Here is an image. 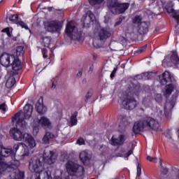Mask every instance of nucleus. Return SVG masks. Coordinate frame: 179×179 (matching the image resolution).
<instances>
[{
    "mask_svg": "<svg viewBox=\"0 0 179 179\" xmlns=\"http://www.w3.org/2000/svg\"><path fill=\"white\" fill-rule=\"evenodd\" d=\"M32 113L33 106L31 104H26L24 107V112L20 111L13 117V121H16L17 127L10 129V135L15 139V141H22V139H24V134H23V133H22L17 128L24 129V128L27 127V123L24 120H29V118L31 117ZM24 117V118H23Z\"/></svg>",
    "mask_w": 179,
    "mask_h": 179,
    "instance_id": "obj_1",
    "label": "nucleus"
},
{
    "mask_svg": "<svg viewBox=\"0 0 179 179\" xmlns=\"http://www.w3.org/2000/svg\"><path fill=\"white\" fill-rule=\"evenodd\" d=\"M146 128H150L151 129H154V131H157L159 129V122L152 117H145L134 123L133 132L139 134L141 131L146 129Z\"/></svg>",
    "mask_w": 179,
    "mask_h": 179,
    "instance_id": "obj_2",
    "label": "nucleus"
},
{
    "mask_svg": "<svg viewBox=\"0 0 179 179\" xmlns=\"http://www.w3.org/2000/svg\"><path fill=\"white\" fill-rule=\"evenodd\" d=\"M20 166V162L19 160L13 159L10 161L9 164H6V162L2 161L0 159V176L3 174V171L6 170V169H13V171L12 172L10 177L13 179H24V173L20 172L17 167Z\"/></svg>",
    "mask_w": 179,
    "mask_h": 179,
    "instance_id": "obj_3",
    "label": "nucleus"
},
{
    "mask_svg": "<svg viewBox=\"0 0 179 179\" xmlns=\"http://www.w3.org/2000/svg\"><path fill=\"white\" fill-rule=\"evenodd\" d=\"M24 139L29 147L24 143H19L14 145V149L15 150V152L17 150V149H20V150H21V156H29L30 154V149L36 148V140H34V138H33V136L29 134H24Z\"/></svg>",
    "mask_w": 179,
    "mask_h": 179,
    "instance_id": "obj_4",
    "label": "nucleus"
},
{
    "mask_svg": "<svg viewBox=\"0 0 179 179\" xmlns=\"http://www.w3.org/2000/svg\"><path fill=\"white\" fill-rule=\"evenodd\" d=\"M66 169L69 176L80 177V176L85 174V168L72 161H69L66 164Z\"/></svg>",
    "mask_w": 179,
    "mask_h": 179,
    "instance_id": "obj_5",
    "label": "nucleus"
},
{
    "mask_svg": "<svg viewBox=\"0 0 179 179\" xmlns=\"http://www.w3.org/2000/svg\"><path fill=\"white\" fill-rule=\"evenodd\" d=\"M29 170L31 173H36V176L44 171V163L37 157H33L29 162Z\"/></svg>",
    "mask_w": 179,
    "mask_h": 179,
    "instance_id": "obj_6",
    "label": "nucleus"
},
{
    "mask_svg": "<svg viewBox=\"0 0 179 179\" xmlns=\"http://www.w3.org/2000/svg\"><path fill=\"white\" fill-rule=\"evenodd\" d=\"M65 31L71 40H77L79 41L82 37V32L78 31V28L75 27L72 21L68 22Z\"/></svg>",
    "mask_w": 179,
    "mask_h": 179,
    "instance_id": "obj_7",
    "label": "nucleus"
},
{
    "mask_svg": "<svg viewBox=\"0 0 179 179\" xmlns=\"http://www.w3.org/2000/svg\"><path fill=\"white\" fill-rule=\"evenodd\" d=\"M111 29L110 28H101L98 31L99 39L94 38L93 45L94 47H99V43L101 40H107L109 37H111Z\"/></svg>",
    "mask_w": 179,
    "mask_h": 179,
    "instance_id": "obj_8",
    "label": "nucleus"
},
{
    "mask_svg": "<svg viewBox=\"0 0 179 179\" xmlns=\"http://www.w3.org/2000/svg\"><path fill=\"white\" fill-rule=\"evenodd\" d=\"M122 106L125 110H134L136 107V100L134 97L126 96L122 100Z\"/></svg>",
    "mask_w": 179,
    "mask_h": 179,
    "instance_id": "obj_9",
    "label": "nucleus"
},
{
    "mask_svg": "<svg viewBox=\"0 0 179 179\" xmlns=\"http://www.w3.org/2000/svg\"><path fill=\"white\" fill-rule=\"evenodd\" d=\"M81 20L84 27H90V23L96 22V16L91 10H88L86 15L83 16Z\"/></svg>",
    "mask_w": 179,
    "mask_h": 179,
    "instance_id": "obj_10",
    "label": "nucleus"
},
{
    "mask_svg": "<svg viewBox=\"0 0 179 179\" xmlns=\"http://www.w3.org/2000/svg\"><path fill=\"white\" fill-rule=\"evenodd\" d=\"M57 160V155L52 151L45 150L43 153V161L48 164H54Z\"/></svg>",
    "mask_w": 179,
    "mask_h": 179,
    "instance_id": "obj_11",
    "label": "nucleus"
},
{
    "mask_svg": "<svg viewBox=\"0 0 179 179\" xmlns=\"http://www.w3.org/2000/svg\"><path fill=\"white\" fill-rule=\"evenodd\" d=\"M45 29L48 31H58L61 30V23L57 21H49L45 24Z\"/></svg>",
    "mask_w": 179,
    "mask_h": 179,
    "instance_id": "obj_12",
    "label": "nucleus"
},
{
    "mask_svg": "<svg viewBox=\"0 0 179 179\" xmlns=\"http://www.w3.org/2000/svg\"><path fill=\"white\" fill-rule=\"evenodd\" d=\"M10 59L13 60V56L12 55H9L8 53H3L0 57V63L3 66H6L8 68L9 65H10Z\"/></svg>",
    "mask_w": 179,
    "mask_h": 179,
    "instance_id": "obj_13",
    "label": "nucleus"
},
{
    "mask_svg": "<svg viewBox=\"0 0 179 179\" xmlns=\"http://www.w3.org/2000/svg\"><path fill=\"white\" fill-rule=\"evenodd\" d=\"M15 75V74L13 73V71L8 73V79L6 83V86L8 87V89H10V87H13V86H15V84L16 83Z\"/></svg>",
    "mask_w": 179,
    "mask_h": 179,
    "instance_id": "obj_14",
    "label": "nucleus"
},
{
    "mask_svg": "<svg viewBox=\"0 0 179 179\" xmlns=\"http://www.w3.org/2000/svg\"><path fill=\"white\" fill-rule=\"evenodd\" d=\"M129 8V3H117V6L113 11V13H124Z\"/></svg>",
    "mask_w": 179,
    "mask_h": 179,
    "instance_id": "obj_15",
    "label": "nucleus"
},
{
    "mask_svg": "<svg viewBox=\"0 0 179 179\" xmlns=\"http://www.w3.org/2000/svg\"><path fill=\"white\" fill-rule=\"evenodd\" d=\"M38 124L42 127V128H50L51 127V120L48 117L42 116L38 120Z\"/></svg>",
    "mask_w": 179,
    "mask_h": 179,
    "instance_id": "obj_16",
    "label": "nucleus"
},
{
    "mask_svg": "<svg viewBox=\"0 0 179 179\" xmlns=\"http://www.w3.org/2000/svg\"><path fill=\"white\" fill-rule=\"evenodd\" d=\"M0 155L3 157H9V156H11V157H15V152L10 148H2L0 150Z\"/></svg>",
    "mask_w": 179,
    "mask_h": 179,
    "instance_id": "obj_17",
    "label": "nucleus"
},
{
    "mask_svg": "<svg viewBox=\"0 0 179 179\" xmlns=\"http://www.w3.org/2000/svg\"><path fill=\"white\" fill-rule=\"evenodd\" d=\"M23 54H24V47L18 46L15 49L13 50V58H20V57H23Z\"/></svg>",
    "mask_w": 179,
    "mask_h": 179,
    "instance_id": "obj_18",
    "label": "nucleus"
},
{
    "mask_svg": "<svg viewBox=\"0 0 179 179\" xmlns=\"http://www.w3.org/2000/svg\"><path fill=\"white\" fill-rule=\"evenodd\" d=\"M35 108L38 114L43 115L47 113V106H44L43 101L41 102L38 101L36 103Z\"/></svg>",
    "mask_w": 179,
    "mask_h": 179,
    "instance_id": "obj_19",
    "label": "nucleus"
},
{
    "mask_svg": "<svg viewBox=\"0 0 179 179\" xmlns=\"http://www.w3.org/2000/svg\"><path fill=\"white\" fill-rule=\"evenodd\" d=\"M160 82L162 85H166L169 82H171V76L169 71H165L160 77Z\"/></svg>",
    "mask_w": 179,
    "mask_h": 179,
    "instance_id": "obj_20",
    "label": "nucleus"
},
{
    "mask_svg": "<svg viewBox=\"0 0 179 179\" xmlns=\"http://www.w3.org/2000/svg\"><path fill=\"white\" fill-rule=\"evenodd\" d=\"M124 142H125V136L124 135H120L118 138H112V143L114 146L124 145Z\"/></svg>",
    "mask_w": 179,
    "mask_h": 179,
    "instance_id": "obj_21",
    "label": "nucleus"
},
{
    "mask_svg": "<svg viewBox=\"0 0 179 179\" xmlns=\"http://www.w3.org/2000/svg\"><path fill=\"white\" fill-rule=\"evenodd\" d=\"M55 138V135L52 134V133L50 131H47L42 139V142L45 145H48V143H50V141H51V139H54Z\"/></svg>",
    "mask_w": 179,
    "mask_h": 179,
    "instance_id": "obj_22",
    "label": "nucleus"
},
{
    "mask_svg": "<svg viewBox=\"0 0 179 179\" xmlns=\"http://www.w3.org/2000/svg\"><path fill=\"white\" fill-rule=\"evenodd\" d=\"M13 62L12 64V68L13 71H20L22 69V62L19 58H13Z\"/></svg>",
    "mask_w": 179,
    "mask_h": 179,
    "instance_id": "obj_23",
    "label": "nucleus"
},
{
    "mask_svg": "<svg viewBox=\"0 0 179 179\" xmlns=\"http://www.w3.org/2000/svg\"><path fill=\"white\" fill-rule=\"evenodd\" d=\"M79 157L83 163H86V162L90 160V155H89V152H87V151L86 150L81 151L80 152Z\"/></svg>",
    "mask_w": 179,
    "mask_h": 179,
    "instance_id": "obj_24",
    "label": "nucleus"
},
{
    "mask_svg": "<svg viewBox=\"0 0 179 179\" xmlns=\"http://www.w3.org/2000/svg\"><path fill=\"white\" fill-rule=\"evenodd\" d=\"M41 40H42V44L44 47H50L52 41L51 37L45 35H41Z\"/></svg>",
    "mask_w": 179,
    "mask_h": 179,
    "instance_id": "obj_25",
    "label": "nucleus"
},
{
    "mask_svg": "<svg viewBox=\"0 0 179 179\" xmlns=\"http://www.w3.org/2000/svg\"><path fill=\"white\" fill-rule=\"evenodd\" d=\"M36 179H52L51 175L45 170L36 175Z\"/></svg>",
    "mask_w": 179,
    "mask_h": 179,
    "instance_id": "obj_26",
    "label": "nucleus"
},
{
    "mask_svg": "<svg viewBox=\"0 0 179 179\" xmlns=\"http://www.w3.org/2000/svg\"><path fill=\"white\" fill-rule=\"evenodd\" d=\"M108 8L110 9L113 13V10H115V8L118 5V1L117 0H108L107 2Z\"/></svg>",
    "mask_w": 179,
    "mask_h": 179,
    "instance_id": "obj_27",
    "label": "nucleus"
},
{
    "mask_svg": "<svg viewBox=\"0 0 179 179\" xmlns=\"http://www.w3.org/2000/svg\"><path fill=\"white\" fill-rule=\"evenodd\" d=\"M119 120L121 121V124H122L123 127H127L129 125V119L127 115H122L119 117Z\"/></svg>",
    "mask_w": 179,
    "mask_h": 179,
    "instance_id": "obj_28",
    "label": "nucleus"
},
{
    "mask_svg": "<svg viewBox=\"0 0 179 179\" xmlns=\"http://www.w3.org/2000/svg\"><path fill=\"white\" fill-rule=\"evenodd\" d=\"M171 60L174 65H179V57L178 55L177 54V52H173L171 56Z\"/></svg>",
    "mask_w": 179,
    "mask_h": 179,
    "instance_id": "obj_29",
    "label": "nucleus"
},
{
    "mask_svg": "<svg viewBox=\"0 0 179 179\" xmlns=\"http://www.w3.org/2000/svg\"><path fill=\"white\" fill-rule=\"evenodd\" d=\"M173 90H174V86L173 85L170 84L166 86V91H165V96L168 97L169 94H171L173 93Z\"/></svg>",
    "mask_w": 179,
    "mask_h": 179,
    "instance_id": "obj_30",
    "label": "nucleus"
},
{
    "mask_svg": "<svg viewBox=\"0 0 179 179\" xmlns=\"http://www.w3.org/2000/svg\"><path fill=\"white\" fill-rule=\"evenodd\" d=\"M78 112H74V113L71 117V125L73 127V125H76L78 124Z\"/></svg>",
    "mask_w": 179,
    "mask_h": 179,
    "instance_id": "obj_31",
    "label": "nucleus"
},
{
    "mask_svg": "<svg viewBox=\"0 0 179 179\" xmlns=\"http://www.w3.org/2000/svg\"><path fill=\"white\" fill-rule=\"evenodd\" d=\"M133 23L134 24H137L138 26H140V24L142 23V17L141 15H136L133 19Z\"/></svg>",
    "mask_w": 179,
    "mask_h": 179,
    "instance_id": "obj_32",
    "label": "nucleus"
},
{
    "mask_svg": "<svg viewBox=\"0 0 179 179\" xmlns=\"http://www.w3.org/2000/svg\"><path fill=\"white\" fill-rule=\"evenodd\" d=\"M90 5L94 6L95 5H101L102 2H104V0H88Z\"/></svg>",
    "mask_w": 179,
    "mask_h": 179,
    "instance_id": "obj_33",
    "label": "nucleus"
},
{
    "mask_svg": "<svg viewBox=\"0 0 179 179\" xmlns=\"http://www.w3.org/2000/svg\"><path fill=\"white\" fill-rule=\"evenodd\" d=\"M17 19H19L18 15H13L9 17V20H10V22H17Z\"/></svg>",
    "mask_w": 179,
    "mask_h": 179,
    "instance_id": "obj_34",
    "label": "nucleus"
},
{
    "mask_svg": "<svg viewBox=\"0 0 179 179\" xmlns=\"http://www.w3.org/2000/svg\"><path fill=\"white\" fill-rule=\"evenodd\" d=\"M141 173H142V166H141V164H138V166H137V177H140Z\"/></svg>",
    "mask_w": 179,
    "mask_h": 179,
    "instance_id": "obj_35",
    "label": "nucleus"
},
{
    "mask_svg": "<svg viewBox=\"0 0 179 179\" xmlns=\"http://www.w3.org/2000/svg\"><path fill=\"white\" fill-rule=\"evenodd\" d=\"M42 54H43V58H48V50L45 48H43L42 50Z\"/></svg>",
    "mask_w": 179,
    "mask_h": 179,
    "instance_id": "obj_36",
    "label": "nucleus"
},
{
    "mask_svg": "<svg viewBox=\"0 0 179 179\" xmlns=\"http://www.w3.org/2000/svg\"><path fill=\"white\" fill-rule=\"evenodd\" d=\"M161 173H162V174H164V176H166V174H167V173H169V169H167V168H166L164 166H162Z\"/></svg>",
    "mask_w": 179,
    "mask_h": 179,
    "instance_id": "obj_37",
    "label": "nucleus"
},
{
    "mask_svg": "<svg viewBox=\"0 0 179 179\" xmlns=\"http://www.w3.org/2000/svg\"><path fill=\"white\" fill-rule=\"evenodd\" d=\"M147 160L149 162H154V163H156L157 162V158L156 157H152L150 156H147Z\"/></svg>",
    "mask_w": 179,
    "mask_h": 179,
    "instance_id": "obj_38",
    "label": "nucleus"
},
{
    "mask_svg": "<svg viewBox=\"0 0 179 179\" xmlns=\"http://www.w3.org/2000/svg\"><path fill=\"white\" fill-rule=\"evenodd\" d=\"M77 145H79L80 146L85 145V140L83 138H78L77 141Z\"/></svg>",
    "mask_w": 179,
    "mask_h": 179,
    "instance_id": "obj_39",
    "label": "nucleus"
},
{
    "mask_svg": "<svg viewBox=\"0 0 179 179\" xmlns=\"http://www.w3.org/2000/svg\"><path fill=\"white\" fill-rule=\"evenodd\" d=\"M147 47H148V45H145L141 47V48H139L137 50V52H138L139 54L143 52V51H145L146 50Z\"/></svg>",
    "mask_w": 179,
    "mask_h": 179,
    "instance_id": "obj_40",
    "label": "nucleus"
},
{
    "mask_svg": "<svg viewBox=\"0 0 179 179\" xmlns=\"http://www.w3.org/2000/svg\"><path fill=\"white\" fill-rule=\"evenodd\" d=\"M18 24L21 26V27H23L24 29H26V30L29 29V27L26 25V24L22 21L18 22Z\"/></svg>",
    "mask_w": 179,
    "mask_h": 179,
    "instance_id": "obj_41",
    "label": "nucleus"
},
{
    "mask_svg": "<svg viewBox=\"0 0 179 179\" xmlns=\"http://www.w3.org/2000/svg\"><path fill=\"white\" fill-rule=\"evenodd\" d=\"M172 17H173V19L176 20L178 24H179V15L177 13H173L172 15Z\"/></svg>",
    "mask_w": 179,
    "mask_h": 179,
    "instance_id": "obj_42",
    "label": "nucleus"
},
{
    "mask_svg": "<svg viewBox=\"0 0 179 179\" xmlns=\"http://www.w3.org/2000/svg\"><path fill=\"white\" fill-rule=\"evenodd\" d=\"M117 68L115 67L113 71H112V73H110V78L113 79L114 78V76H115V73H117Z\"/></svg>",
    "mask_w": 179,
    "mask_h": 179,
    "instance_id": "obj_43",
    "label": "nucleus"
},
{
    "mask_svg": "<svg viewBox=\"0 0 179 179\" xmlns=\"http://www.w3.org/2000/svg\"><path fill=\"white\" fill-rule=\"evenodd\" d=\"M3 33H6L7 36H10V31L9 30V28H5L2 30Z\"/></svg>",
    "mask_w": 179,
    "mask_h": 179,
    "instance_id": "obj_44",
    "label": "nucleus"
},
{
    "mask_svg": "<svg viewBox=\"0 0 179 179\" xmlns=\"http://www.w3.org/2000/svg\"><path fill=\"white\" fill-rule=\"evenodd\" d=\"M134 153V150L130 149L127 154L124 155V157H129V156H131Z\"/></svg>",
    "mask_w": 179,
    "mask_h": 179,
    "instance_id": "obj_45",
    "label": "nucleus"
},
{
    "mask_svg": "<svg viewBox=\"0 0 179 179\" xmlns=\"http://www.w3.org/2000/svg\"><path fill=\"white\" fill-rule=\"evenodd\" d=\"M0 110H2V111H6V105L5 103L1 104Z\"/></svg>",
    "mask_w": 179,
    "mask_h": 179,
    "instance_id": "obj_46",
    "label": "nucleus"
},
{
    "mask_svg": "<svg viewBox=\"0 0 179 179\" xmlns=\"http://www.w3.org/2000/svg\"><path fill=\"white\" fill-rule=\"evenodd\" d=\"M92 96L90 95V93H88L86 96H85V101H87L89 100V99H90Z\"/></svg>",
    "mask_w": 179,
    "mask_h": 179,
    "instance_id": "obj_47",
    "label": "nucleus"
},
{
    "mask_svg": "<svg viewBox=\"0 0 179 179\" xmlns=\"http://www.w3.org/2000/svg\"><path fill=\"white\" fill-rule=\"evenodd\" d=\"M77 76L78 77V78H80V76H82V71H79L78 72V73H77Z\"/></svg>",
    "mask_w": 179,
    "mask_h": 179,
    "instance_id": "obj_48",
    "label": "nucleus"
},
{
    "mask_svg": "<svg viewBox=\"0 0 179 179\" xmlns=\"http://www.w3.org/2000/svg\"><path fill=\"white\" fill-rule=\"evenodd\" d=\"M119 24H121V21L117 22L115 24V27L116 26H119Z\"/></svg>",
    "mask_w": 179,
    "mask_h": 179,
    "instance_id": "obj_49",
    "label": "nucleus"
},
{
    "mask_svg": "<svg viewBox=\"0 0 179 179\" xmlns=\"http://www.w3.org/2000/svg\"><path fill=\"white\" fill-rule=\"evenodd\" d=\"M159 164L161 168L163 167L162 163V159L159 158Z\"/></svg>",
    "mask_w": 179,
    "mask_h": 179,
    "instance_id": "obj_50",
    "label": "nucleus"
},
{
    "mask_svg": "<svg viewBox=\"0 0 179 179\" xmlns=\"http://www.w3.org/2000/svg\"><path fill=\"white\" fill-rule=\"evenodd\" d=\"M48 9L50 12H51L52 10V7H48Z\"/></svg>",
    "mask_w": 179,
    "mask_h": 179,
    "instance_id": "obj_51",
    "label": "nucleus"
},
{
    "mask_svg": "<svg viewBox=\"0 0 179 179\" xmlns=\"http://www.w3.org/2000/svg\"><path fill=\"white\" fill-rule=\"evenodd\" d=\"M171 13H173L174 12V10H173V9H171Z\"/></svg>",
    "mask_w": 179,
    "mask_h": 179,
    "instance_id": "obj_52",
    "label": "nucleus"
},
{
    "mask_svg": "<svg viewBox=\"0 0 179 179\" xmlns=\"http://www.w3.org/2000/svg\"><path fill=\"white\" fill-rule=\"evenodd\" d=\"M53 89H55V86L53 85L52 87Z\"/></svg>",
    "mask_w": 179,
    "mask_h": 179,
    "instance_id": "obj_53",
    "label": "nucleus"
},
{
    "mask_svg": "<svg viewBox=\"0 0 179 179\" xmlns=\"http://www.w3.org/2000/svg\"><path fill=\"white\" fill-rule=\"evenodd\" d=\"M48 59H49V64H50L51 62V60L50 59V58Z\"/></svg>",
    "mask_w": 179,
    "mask_h": 179,
    "instance_id": "obj_54",
    "label": "nucleus"
},
{
    "mask_svg": "<svg viewBox=\"0 0 179 179\" xmlns=\"http://www.w3.org/2000/svg\"><path fill=\"white\" fill-rule=\"evenodd\" d=\"M3 0H0V3H1V2H2Z\"/></svg>",
    "mask_w": 179,
    "mask_h": 179,
    "instance_id": "obj_55",
    "label": "nucleus"
},
{
    "mask_svg": "<svg viewBox=\"0 0 179 179\" xmlns=\"http://www.w3.org/2000/svg\"><path fill=\"white\" fill-rule=\"evenodd\" d=\"M0 78H1V74H0Z\"/></svg>",
    "mask_w": 179,
    "mask_h": 179,
    "instance_id": "obj_56",
    "label": "nucleus"
}]
</instances>
